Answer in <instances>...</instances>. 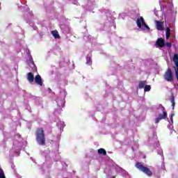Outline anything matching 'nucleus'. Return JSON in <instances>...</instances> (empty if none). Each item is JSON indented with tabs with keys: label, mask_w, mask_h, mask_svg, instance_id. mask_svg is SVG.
<instances>
[{
	"label": "nucleus",
	"mask_w": 178,
	"mask_h": 178,
	"mask_svg": "<svg viewBox=\"0 0 178 178\" xmlns=\"http://www.w3.org/2000/svg\"><path fill=\"white\" fill-rule=\"evenodd\" d=\"M27 80L30 83H33L34 82V74L31 72H29L27 74Z\"/></svg>",
	"instance_id": "nucleus-8"
},
{
	"label": "nucleus",
	"mask_w": 178,
	"mask_h": 178,
	"mask_svg": "<svg viewBox=\"0 0 178 178\" xmlns=\"http://www.w3.org/2000/svg\"><path fill=\"white\" fill-rule=\"evenodd\" d=\"M146 84L147 81H140L138 84V88H140V90H142V88H145Z\"/></svg>",
	"instance_id": "nucleus-9"
},
{
	"label": "nucleus",
	"mask_w": 178,
	"mask_h": 178,
	"mask_svg": "<svg viewBox=\"0 0 178 178\" xmlns=\"http://www.w3.org/2000/svg\"><path fill=\"white\" fill-rule=\"evenodd\" d=\"M35 83H36L38 86H42V78H41V76L40 74L35 76Z\"/></svg>",
	"instance_id": "nucleus-7"
},
{
	"label": "nucleus",
	"mask_w": 178,
	"mask_h": 178,
	"mask_svg": "<svg viewBox=\"0 0 178 178\" xmlns=\"http://www.w3.org/2000/svg\"><path fill=\"white\" fill-rule=\"evenodd\" d=\"M155 23H156V29L159 30L160 31H163V30H164V29H163V22L156 20Z\"/></svg>",
	"instance_id": "nucleus-5"
},
{
	"label": "nucleus",
	"mask_w": 178,
	"mask_h": 178,
	"mask_svg": "<svg viewBox=\"0 0 178 178\" xmlns=\"http://www.w3.org/2000/svg\"><path fill=\"white\" fill-rule=\"evenodd\" d=\"M0 178H6L5 172H3V170L2 168H0Z\"/></svg>",
	"instance_id": "nucleus-17"
},
{
	"label": "nucleus",
	"mask_w": 178,
	"mask_h": 178,
	"mask_svg": "<svg viewBox=\"0 0 178 178\" xmlns=\"http://www.w3.org/2000/svg\"><path fill=\"white\" fill-rule=\"evenodd\" d=\"M49 91H51V89H50V88H49Z\"/></svg>",
	"instance_id": "nucleus-21"
},
{
	"label": "nucleus",
	"mask_w": 178,
	"mask_h": 178,
	"mask_svg": "<svg viewBox=\"0 0 178 178\" xmlns=\"http://www.w3.org/2000/svg\"><path fill=\"white\" fill-rule=\"evenodd\" d=\"M171 103H172V110L175 109V105H176V103L175 102V96L172 95L171 96Z\"/></svg>",
	"instance_id": "nucleus-15"
},
{
	"label": "nucleus",
	"mask_w": 178,
	"mask_h": 178,
	"mask_svg": "<svg viewBox=\"0 0 178 178\" xmlns=\"http://www.w3.org/2000/svg\"><path fill=\"white\" fill-rule=\"evenodd\" d=\"M51 34L54 38H60V35H59V33L56 30L52 31Z\"/></svg>",
	"instance_id": "nucleus-10"
},
{
	"label": "nucleus",
	"mask_w": 178,
	"mask_h": 178,
	"mask_svg": "<svg viewBox=\"0 0 178 178\" xmlns=\"http://www.w3.org/2000/svg\"><path fill=\"white\" fill-rule=\"evenodd\" d=\"M140 22L147 29V30H149V26L145 23V21L144 20V17H140Z\"/></svg>",
	"instance_id": "nucleus-12"
},
{
	"label": "nucleus",
	"mask_w": 178,
	"mask_h": 178,
	"mask_svg": "<svg viewBox=\"0 0 178 178\" xmlns=\"http://www.w3.org/2000/svg\"><path fill=\"white\" fill-rule=\"evenodd\" d=\"M165 37L166 40H169V38L170 37V28L167 27L165 29Z\"/></svg>",
	"instance_id": "nucleus-11"
},
{
	"label": "nucleus",
	"mask_w": 178,
	"mask_h": 178,
	"mask_svg": "<svg viewBox=\"0 0 178 178\" xmlns=\"http://www.w3.org/2000/svg\"><path fill=\"white\" fill-rule=\"evenodd\" d=\"M136 168L140 170V172L145 173V175H147V176H149V177L152 176V171H151V170L147 167L144 166L141 163H136Z\"/></svg>",
	"instance_id": "nucleus-3"
},
{
	"label": "nucleus",
	"mask_w": 178,
	"mask_h": 178,
	"mask_svg": "<svg viewBox=\"0 0 178 178\" xmlns=\"http://www.w3.org/2000/svg\"><path fill=\"white\" fill-rule=\"evenodd\" d=\"M173 116H175V113H172L170 117V119L172 123H173Z\"/></svg>",
	"instance_id": "nucleus-20"
},
{
	"label": "nucleus",
	"mask_w": 178,
	"mask_h": 178,
	"mask_svg": "<svg viewBox=\"0 0 178 178\" xmlns=\"http://www.w3.org/2000/svg\"><path fill=\"white\" fill-rule=\"evenodd\" d=\"M166 47H168V48H171L172 47V43L170 42H167L165 43Z\"/></svg>",
	"instance_id": "nucleus-19"
},
{
	"label": "nucleus",
	"mask_w": 178,
	"mask_h": 178,
	"mask_svg": "<svg viewBox=\"0 0 178 178\" xmlns=\"http://www.w3.org/2000/svg\"><path fill=\"white\" fill-rule=\"evenodd\" d=\"M145 92H147L148 91H151V86L149 85H145L144 88Z\"/></svg>",
	"instance_id": "nucleus-16"
},
{
	"label": "nucleus",
	"mask_w": 178,
	"mask_h": 178,
	"mask_svg": "<svg viewBox=\"0 0 178 178\" xmlns=\"http://www.w3.org/2000/svg\"><path fill=\"white\" fill-rule=\"evenodd\" d=\"M86 65H92V60H91V57H90L89 55H88L86 57Z\"/></svg>",
	"instance_id": "nucleus-14"
},
{
	"label": "nucleus",
	"mask_w": 178,
	"mask_h": 178,
	"mask_svg": "<svg viewBox=\"0 0 178 178\" xmlns=\"http://www.w3.org/2000/svg\"><path fill=\"white\" fill-rule=\"evenodd\" d=\"M156 44L160 48H163V47H165V39H163V38L157 39V41L156 42Z\"/></svg>",
	"instance_id": "nucleus-6"
},
{
	"label": "nucleus",
	"mask_w": 178,
	"mask_h": 178,
	"mask_svg": "<svg viewBox=\"0 0 178 178\" xmlns=\"http://www.w3.org/2000/svg\"><path fill=\"white\" fill-rule=\"evenodd\" d=\"M163 77L166 81H173V72H172V69L168 68L163 75Z\"/></svg>",
	"instance_id": "nucleus-4"
},
{
	"label": "nucleus",
	"mask_w": 178,
	"mask_h": 178,
	"mask_svg": "<svg viewBox=\"0 0 178 178\" xmlns=\"http://www.w3.org/2000/svg\"><path fill=\"white\" fill-rule=\"evenodd\" d=\"M136 24L138 27H139V29H141V19H138L136 21Z\"/></svg>",
	"instance_id": "nucleus-18"
},
{
	"label": "nucleus",
	"mask_w": 178,
	"mask_h": 178,
	"mask_svg": "<svg viewBox=\"0 0 178 178\" xmlns=\"http://www.w3.org/2000/svg\"><path fill=\"white\" fill-rule=\"evenodd\" d=\"M97 152L99 154V155H106V150H105L104 148L99 149Z\"/></svg>",
	"instance_id": "nucleus-13"
},
{
	"label": "nucleus",
	"mask_w": 178,
	"mask_h": 178,
	"mask_svg": "<svg viewBox=\"0 0 178 178\" xmlns=\"http://www.w3.org/2000/svg\"><path fill=\"white\" fill-rule=\"evenodd\" d=\"M160 107L161 108L162 113H159L158 118L155 119L156 124L159 123L160 120H166L168 119V111H166V108L162 104H160Z\"/></svg>",
	"instance_id": "nucleus-2"
},
{
	"label": "nucleus",
	"mask_w": 178,
	"mask_h": 178,
	"mask_svg": "<svg viewBox=\"0 0 178 178\" xmlns=\"http://www.w3.org/2000/svg\"><path fill=\"white\" fill-rule=\"evenodd\" d=\"M36 141L39 145H45V134L44 133V128H38L35 131Z\"/></svg>",
	"instance_id": "nucleus-1"
}]
</instances>
